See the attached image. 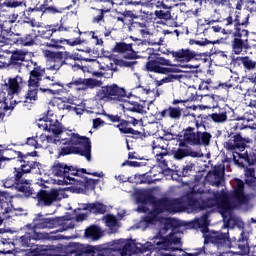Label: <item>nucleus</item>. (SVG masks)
I'll return each instance as SVG.
<instances>
[{
  "label": "nucleus",
  "mask_w": 256,
  "mask_h": 256,
  "mask_svg": "<svg viewBox=\"0 0 256 256\" xmlns=\"http://www.w3.org/2000/svg\"><path fill=\"white\" fill-rule=\"evenodd\" d=\"M237 61H239L241 63V65H243L246 73L248 71H255V69H256V62L247 56L246 57H238Z\"/></svg>",
  "instance_id": "obj_31"
},
{
  "label": "nucleus",
  "mask_w": 256,
  "mask_h": 256,
  "mask_svg": "<svg viewBox=\"0 0 256 256\" xmlns=\"http://www.w3.org/2000/svg\"><path fill=\"white\" fill-rule=\"evenodd\" d=\"M79 209L90 211V213H95L96 215H103L107 212V206L101 202L82 204Z\"/></svg>",
  "instance_id": "obj_19"
},
{
  "label": "nucleus",
  "mask_w": 256,
  "mask_h": 256,
  "mask_svg": "<svg viewBox=\"0 0 256 256\" xmlns=\"http://www.w3.org/2000/svg\"><path fill=\"white\" fill-rule=\"evenodd\" d=\"M0 26L2 27V31L4 32L6 37H9L10 33H12L13 24L11 21L7 20V14L0 12Z\"/></svg>",
  "instance_id": "obj_26"
},
{
  "label": "nucleus",
  "mask_w": 256,
  "mask_h": 256,
  "mask_svg": "<svg viewBox=\"0 0 256 256\" xmlns=\"http://www.w3.org/2000/svg\"><path fill=\"white\" fill-rule=\"evenodd\" d=\"M25 23H27L31 27H37V28L41 27V23L36 21L35 19H29L28 21H25Z\"/></svg>",
  "instance_id": "obj_64"
},
{
  "label": "nucleus",
  "mask_w": 256,
  "mask_h": 256,
  "mask_svg": "<svg viewBox=\"0 0 256 256\" xmlns=\"http://www.w3.org/2000/svg\"><path fill=\"white\" fill-rule=\"evenodd\" d=\"M145 27H147L145 22H132L130 29H137L140 32L141 29H145Z\"/></svg>",
  "instance_id": "obj_51"
},
{
  "label": "nucleus",
  "mask_w": 256,
  "mask_h": 256,
  "mask_svg": "<svg viewBox=\"0 0 256 256\" xmlns=\"http://www.w3.org/2000/svg\"><path fill=\"white\" fill-rule=\"evenodd\" d=\"M125 166H128V167H139V162L137 161H125L123 164H122V167H125Z\"/></svg>",
  "instance_id": "obj_63"
},
{
  "label": "nucleus",
  "mask_w": 256,
  "mask_h": 256,
  "mask_svg": "<svg viewBox=\"0 0 256 256\" xmlns=\"http://www.w3.org/2000/svg\"><path fill=\"white\" fill-rule=\"evenodd\" d=\"M249 47V42L247 39L234 38L232 42V49L235 55H241L243 53V49H247Z\"/></svg>",
  "instance_id": "obj_24"
},
{
  "label": "nucleus",
  "mask_w": 256,
  "mask_h": 256,
  "mask_svg": "<svg viewBox=\"0 0 256 256\" xmlns=\"http://www.w3.org/2000/svg\"><path fill=\"white\" fill-rule=\"evenodd\" d=\"M210 31H213L214 33H223V35H231V30H225L224 28H221V26H212L210 27Z\"/></svg>",
  "instance_id": "obj_49"
},
{
  "label": "nucleus",
  "mask_w": 256,
  "mask_h": 256,
  "mask_svg": "<svg viewBox=\"0 0 256 256\" xmlns=\"http://www.w3.org/2000/svg\"><path fill=\"white\" fill-rule=\"evenodd\" d=\"M195 128H187L184 132V141L188 145H204L207 147L211 143V138L213 137L211 133L203 131L205 126H199Z\"/></svg>",
  "instance_id": "obj_7"
},
{
  "label": "nucleus",
  "mask_w": 256,
  "mask_h": 256,
  "mask_svg": "<svg viewBox=\"0 0 256 256\" xmlns=\"http://www.w3.org/2000/svg\"><path fill=\"white\" fill-rule=\"evenodd\" d=\"M85 235L86 237H89V239L97 241V239L101 238V230L99 229V227L92 226L86 229Z\"/></svg>",
  "instance_id": "obj_37"
},
{
  "label": "nucleus",
  "mask_w": 256,
  "mask_h": 256,
  "mask_svg": "<svg viewBox=\"0 0 256 256\" xmlns=\"http://www.w3.org/2000/svg\"><path fill=\"white\" fill-rule=\"evenodd\" d=\"M174 159L181 161V159H185V157H197V153L189 150V148H178L173 152Z\"/></svg>",
  "instance_id": "obj_27"
},
{
  "label": "nucleus",
  "mask_w": 256,
  "mask_h": 256,
  "mask_svg": "<svg viewBox=\"0 0 256 256\" xmlns=\"http://www.w3.org/2000/svg\"><path fill=\"white\" fill-rule=\"evenodd\" d=\"M127 97V91L124 88L112 84L103 86L99 89L95 95L96 101H123Z\"/></svg>",
  "instance_id": "obj_6"
},
{
  "label": "nucleus",
  "mask_w": 256,
  "mask_h": 256,
  "mask_svg": "<svg viewBox=\"0 0 256 256\" xmlns=\"http://www.w3.org/2000/svg\"><path fill=\"white\" fill-rule=\"evenodd\" d=\"M27 69L30 71V78L28 81V92L25 96L24 101L12 100L11 103H21L23 107H27L29 101H37V93L39 91V82L41 81V77L45 75V69L41 68V66L37 62H28Z\"/></svg>",
  "instance_id": "obj_4"
},
{
  "label": "nucleus",
  "mask_w": 256,
  "mask_h": 256,
  "mask_svg": "<svg viewBox=\"0 0 256 256\" xmlns=\"http://www.w3.org/2000/svg\"><path fill=\"white\" fill-rule=\"evenodd\" d=\"M193 169H195V164H187L186 166H184L182 170L183 177H187V175H189V173H191Z\"/></svg>",
  "instance_id": "obj_53"
},
{
  "label": "nucleus",
  "mask_w": 256,
  "mask_h": 256,
  "mask_svg": "<svg viewBox=\"0 0 256 256\" xmlns=\"http://www.w3.org/2000/svg\"><path fill=\"white\" fill-rule=\"evenodd\" d=\"M21 45H24L25 47H31V45H35V40L33 39V36L30 34H27L26 36L21 38Z\"/></svg>",
  "instance_id": "obj_46"
},
{
  "label": "nucleus",
  "mask_w": 256,
  "mask_h": 256,
  "mask_svg": "<svg viewBox=\"0 0 256 256\" xmlns=\"http://www.w3.org/2000/svg\"><path fill=\"white\" fill-rule=\"evenodd\" d=\"M124 16V19L127 21L128 19H135V13L131 10H125L124 12H121Z\"/></svg>",
  "instance_id": "obj_58"
},
{
  "label": "nucleus",
  "mask_w": 256,
  "mask_h": 256,
  "mask_svg": "<svg viewBox=\"0 0 256 256\" xmlns=\"http://www.w3.org/2000/svg\"><path fill=\"white\" fill-rule=\"evenodd\" d=\"M11 67L10 58H5L4 56L0 57V68Z\"/></svg>",
  "instance_id": "obj_55"
},
{
  "label": "nucleus",
  "mask_w": 256,
  "mask_h": 256,
  "mask_svg": "<svg viewBox=\"0 0 256 256\" xmlns=\"http://www.w3.org/2000/svg\"><path fill=\"white\" fill-rule=\"evenodd\" d=\"M59 225V221L55 218H46L43 215H38L32 222L34 229H55Z\"/></svg>",
  "instance_id": "obj_14"
},
{
  "label": "nucleus",
  "mask_w": 256,
  "mask_h": 256,
  "mask_svg": "<svg viewBox=\"0 0 256 256\" xmlns=\"http://www.w3.org/2000/svg\"><path fill=\"white\" fill-rule=\"evenodd\" d=\"M38 85H40L39 91L48 93V95H59V91L63 89V84L55 81V77H45L44 79L41 77Z\"/></svg>",
  "instance_id": "obj_11"
},
{
  "label": "nucleus",
  "mask_w": 256,
  "mask_h": 256,
  "mask_svg": "<svg viewBox=\"0 0 256 256\" xmlns=\"http://www.w3.org/2000/svg\"><path fill=\"white\" fill-rule=\"evenodd\" d=\"M73 85H85V79L77 78L72 80L70 83L67 84L68 87H73Z\"/></svg>",
  "instance_id": "obj_56"
},
{
  "label": "nucleus",
  "mask_w": 256,
  "mask_h": 256,
  "mask_svg": "<svg viewBox=\"0 0 256 256\" xmlns=\"http://www.w3.org/2000/svg\"><path fill=\"white\" fill-rule=\"evenodd\" d=\"M225 175V165L218 164L214 166V169L208 172L206 176V181L210 183V185L219 187L221 183H223V176Z\"/></svg>",
  "instance_id": "obj_13"
},
{
  "label": "nucleus",
  "mask_w": 256,
  "mask_h": 256,
  "mask_svg": "<svg viewBox=\"0 0 256 256\" xmlns=\"http://www.w3.org/2000/svg\"><path fill=\"white\" fill-rule=\"evenodd\" d=\"M161 117H170V119H181V108L179 107H170L166 110H163L160 113Z\"/></svg>",
  "instance_id": "obj_29"
},
{
  "label": "nucleus",
  "mask_w": 256,
  "mask_h": 256,
  "mask_svg": "<svg viewBox=\"0 0 256 256\" xmlns=\"http://www.w3.org/2000/svg\"><path fill=\"white\" fill-rule=\"evenodd\" d=\"M61 43H63V40L52 39L50 42L46 43V47H53L54 49H59V47H61Z\"/></svg>",
  "instance_id": "obj_50"
},
{
  "label": "nucleus",
  "mask_w": 256,
  "mask_h": 256,
  "mask_svg": "<svg viewBox=\"0 0 256 256\" xmlns=\"http://www.w3.org/2000/svg\"><path fill=\"white\" fill-rule=\"evenodd\" d=\"M25 234L20 236L17 241L21 245V247H32L33 246V234L31 232V225L25 226Z\"/></svg>",
  "instance_id": "obj_23"
},
{
  "label": "nucleus",
  "mask_w": 256,
  "mask_h": 256,
  "mask_svg": "<svg viewBox=\"0 0 256 256\" xmlns=\"http://www.w3.org/2000/svg\"><path fill=\"white\" fill-rule=\"evenodd\" d=\"M54 177H60L57 185H75L77 193L85 191V181L79 176L80 170L67 166L65 163L55 162L50 169Z\"/></svg>",
  "instance_id": "obj_3"
},
{
  "label": "nucleus",
  "mask_w": 256,
  "mask_h": 256,
  "mask_svg": "<svg viewBox=\"0 0 256 256\" xmlns=\"http://www.w3.org/2000/svg\"><path fill=\"white\" fill-rule=\"evenodd\" d=\"M9 194L7 192L0 191V225L5 221V219H11L15 213V209L9 206Z\"/></svg>",
  "instance_id": "obj_12"
},
{
  "label": "nucleus",
  "mask_w": 256,
  "mask_h": 256,
  "mask_svg": "<svg viewBox=\"0 0 256 256\" xmlns=\"http://www.w3.org/2000/svg\"><path fill=\"white\" fill-rule=\"evenodd\" d=\"M124 109H126V111H132L133 113H140V115L145 113V106L139 104L138 102H126Z\"/></svg>",
  "instance_id": "obj_32"
},
{
  "label": "nucleus",
  "mask_w": 256,
  "mask_h": 256,
  "mask_svg": "<svg viewBox=\"0 0 256 256\" xmlns=\"http://www.w3.org/2000/svg\"><path fill=\"white\" fill-rule=\"evenodd\" d=\"M117 128L120 132L124 134H130V135H141V132L137 130H133V128L129 127V122L122 120L118 125Z\"/></svg>",
  "instance_id": "obj_34"
},
{
  "label": "nucleus",
  "mask_w": 256,
  "mask_h": 256,
  "mask_svg": "<svg viewBox=\"0 0 256 256\" xmlns=\"http://www.w3.org/2000/svg\"><path fill=\"white\" fill-rule=\"evenodd\" d=\"M24 2L25 0H4V2H0V9H2V7L17 9V7L23 6Z\"/></svg>",
  "instance_id": "obj_38"
},
{
  "label": "nucleus",
  "mask_w": 256,
  "mask_h": 256,
  "mask_svg": "<svg viewBox=\"0 0 256 256\" xmlns=\"http://www.w3.org/2000/svg\"><path fill=\"white\" fill-rule=\"evenodd\" d=\"M63 67V62L51 61L48 65V71H59Z\"/></svg>",
  "instance_id": "obj_48"
},
{
  "label": "nucleus",
  "mask_w": 256,
  "mask_h": 256,
  "mask_svg": "<svg viewBox=\"0 0 256 256\" xmlns=\"http://www.w3.org/2000/svg\"><path fill=\"white\" fill-rule=\"evenodd\" d=\"M93 67L100 69L101 71H109L108 77H113V63L107 58L100 59V61L93 60Z\"/></svg>",
  "instance_id": "obj_22"
},
{
  "label": "nucleus",
  "mask_w": 256,
  "mask_h": 256,
  "mask_svg": "<svg viewBox=\"0 0 256 256\" xmlns=\"http://www.w3.org/2000/svg\"><path fill=\"white\" fill-rule=\"evenodd\" d=\"M115 53H123L125 54L126 59H137V53L133 51V46L131 44H126V43H118L114 47Z\"/></svg>",
  "instance_id": "obj_16"
},
{
  "label": "nucleus",
  "mask_w": 256,
  "mask_h": 256,
  "mask_svg": "<svg viewBox=\"0 0 256 256\" xmlns=\"http://www.w3.org/2000/svg\"><path fill=\"white\" fill-rule=\"evenodd\" d=\"M156 161L163 169H167L169 167V154L167 152L156 154Z\"/></svg>",
  "instance_id": "obj_39"
},
{
  "label": "nucleus",
  "mask_w": 256,
  "mask_h": 256,
  "mask_svg": "<svg viewBox=\"0 0 256 256\" xmlns=\"http://www.w3.org/2000/svg\"><path fill=\"white\" fill-rule=\"evenodd\" d=\"M143 93H145L146 95H156V97H159V89H143Z\"/></svg>",
  "instance_id": "obj_62"
},
{
  "label": "nucleus",
  "mask_w": 256,
  "mask_h": 256,
  "mask_svg": "<svg viewBox=\"0 0 256 256\" xmlns=\"http://www.w3.org/2000/svg\"><path fill=\"white\" fill-rule=\"evenodd\" d=\"M246 184L254 185L255 183V168L249 167L245 170Z\"/></svg>",
  "instance_id": "obj_41"
},
{
  "label": "nucleus",
  "mask_w": 256,
  "mask_h": 256,
  "mask_svg": "<svg viewBox=\"0 0 256 256\" xmlns=\"http://www.w3.org/2000/svg\"><path fill=\"white\" fill-rule=\"evenodd\" d=\"M104 221L106 226L111 230V233H117V230L119 229V222L115 216L108 215L104 218Z\"/></svg>",
  "instance_id": "obj_35"
},
{
  "label": "nucleus",
  "mask_w": 256,
  "mask_h": 256,
  "mask_svg": "<svg viewBox=\"0 0 256 256\" xmlns=\"http://www.w3.org/2000/svg\"><path fill=\"white\" fill-rule=\"evenodd\" d=\"M27 145H30V147H35V149L39 147L38 141L34 137L27 139Z\"/></svg>",
  "instance_id": "obj_61"
},
{
  "label": "nucleus",
  "mask_w": 256,
  "mask_h": 256,
  "mask_svg": "<svg viewBox=\"0 0 256 256\" xmlns=\"http://www.w3.org/2000/svg\"><path fill=\"white\" fill-rule=\"evenodd\" d=\"M172 57L176 58V61L189 62L191 59H195L197 54L190 49H181L177 51H172Z\"/></svg>",
  "instance_id": "obj_18"
},
{
  "label": "nucleus",
  "mask_w": 256,
  "mask_h": 256,
  "mask_svg": "<svg viewBox=\"0 0 256 256\" xmlns=\"http://www.w3.org/2000/svg\"><path fill=\"white\" fill-rule=\"evenodd\" d=\"M11 153L16 155V157H18V161H20V168H15V177L17 179H21V177H23V173H31L33 169L39 168V162L33 158L37 157V151L27 153L26 155L17 151H11Z\"/></svg>",
  "instance_id": "obj_5"
},
{
  "label": "nucleus",
  "mask_w": 256,
  "mask_h": 256,
  "mask_svg": "<svg viewBox=\"0 0 256 256\" xmlns=\"http://www.w3.org/2000/svg\"><path fill=\"white\" fill-rule=\"evenodd\" d=\"M117 15L118 16L115 17L117 23H121L123 25H129V23L127 22V20L125 19V17L122 15L121 12H117Z\"/></svg>",
  "instance_id": "obj_57"
},
{
  "label": "nucleus",
  "mask_w": 256,
  "mask_h": 256,
  "mask_svg": "<svg viewBox=\"0 0 256 256\" xmlns=\"http://www.w3.org/2000/svg\"><path fill=\"white\" fill-rule=\"evenodd\" d=\"M105 13H109V11L105 9H99L98 14L93 17L92 23H97L98 25L105 23Z\"/></svg>",
  "instance_id": "obj_42"
},
{
  "label": "nucleus",
  "mask_w": 256,
  "mask_h": 256,
  "mask_svg": "<svg viewBox=\"0 0 256 256\" xmlns=\"http://www.w3.org/2000/svg\"><path fill=\"white\" fill-rule=\"evenodd\" d=\"M225 147L229 151H235L237 149H239V151L245 150V145H243V143H241L240 136H234L233 139H230L228 142H226Z\"/></svg>",
  "instance_id": "obj_25"
},
{
  "label": "nucleus",
  "mask_w": 256,
  "mask_h": 256,
  "mask_svg": "<svg viewBox=\"0 0 256 256\" xmlns=\"http://www.w3.org/2000/svg\"><path fill=\"white\" fill-rule=\"evenodd\" d=\"M84 85H87V87H90V89H95V87H101V85H103V82L97 79L89 78L84 79Z\"/></svg>",
  "instance_id": "obj_44"
},
{
  "label": "nucleus",
  "mask_w": 256,
  "mask_h": 256,
  "mask_svg": "<svg viewBox=\"0 0 256 256\" xmlns=\"http://www.w3.org/2000/svg\"><path fill=\"white\" fill-rule=\"evenodd\" d=\"M71 256H95V248L88 246L81 253H74Z\"/></svg>",
  "instance_id": "obj_45"
},
{
  "label": "nucleus",
  "mask_w": 256,
  "mask_h": 256,
  "mask_svg": "<svg viewBox=\"0 0 256 256\" xmlns=\"http://www.w3.org/2000/svg\"><path fill=\"white\" fill-rule=\"evenodd\" d=\"M25 57H27V52L23 51H15L12 53L10 59V65H13L14 67H21L29 65V63H34L33 60H30L28 62L25 61Z\"/></svg>",
  "instance_id": "obj_17"
},
{
  "label": "nucleus",
  "mask_w": 256,
  "mask_h": 256,
  "mask_svg": "<svg viewBox=\"0 0 256 256\" xmlns=\"http://www.w3.org/2000/svg\"><path fill=\"white\" fill-rule=\"evenodd\" d=\"M253 85V81L251 80H246L242 81L237 87L236 90L240 95H246L249 93V91L252 89L251 86Z\"/></svg>",
  "instance_id": "obj_36"
},
{
  "label": "nucleus",
  "mask_w": 256,
  "mask_h": 256,
  "mask_svg": "<svg viewBox=\"0 0 256 256\" xmlns=\"http://www.w3.org/2000/svg\"><path fill=\"white\" fill-rule=\"evenodd\" d=\"M37 141L38 147H41L42 149H47V147H49V143H54V145H57V138L45 134H41Z\"/></svg>",
  "instance_id": "obj_28"
},
{
  "label": "nucleus",
  "mask_w": 256,
  "mask_h": 256,
  "mask_svg": "<svg viewBox=\"0 0 256 256\" xmlns=\"http://www.w3.org/2000/svg\"><path fill=\"white\" fill-rule=\"evenodd\" d=\"M35 229H37V228L30 225V231L32 233L33 241H49V239H51V235L49 233L37 232V230H35Z\"/></svg>",
  "instance_id": "obj_30"
},
{
  "label": "nucleus",
  "mask_w": 256,
  "mask_h": 256,
  "mask_svg": "<svg viewBox=\"0 0 256 256\" xmlns=\"http://www.w3.org/2000/svg\"><path fill=\"white\" fill-rule=\"evenodd\" d=\"M231 185L233 188L231 194H229L227 189H222L220 192L211 190L195 192V190H193L188 193L187 197L184 196L182 201H187V209H190L191 213H196V211H201V209L218 207L229 229H233V227L243 229L245 224L239 217L233 215L232 211L235 207L247 205L251 197L245 194V184H243V181L234 179L232 180Z\"/></svg>",
  "instance_id": "obj_1"
},
{
  "label": "nucleus",
  "mask_w": 256,
  "mask_h": 256,
  "mask_svg": "<svg viewBox=\"0 0 256 256\" xmlns=\"http://www.w3.org/2000/svg\"><path fill=\"white\" fill-rule=\"evenodd\" d=\"M208 226H209V220H207V215H203L200 218H195L192 221V227L194 229H203L205 231Z\"/></svg>",
  "instance_id": "obj_33"
},
{
  "label": "nucleus",
  "mask_w": 256,
  "mask_h": 256,
  "mask_svg": "<svg viewBox=\"0 0 256 256\" xmlns=\"http://www.w3.org/2000/svg\"><path fill=\"white\" fill-rule=\"evenodd\" d=\"M57 59H75V56L71 54L70 52H58V58Z\"/></svg>",
  "instance_id": "obj_52"
},
{
  "label": "nucleus",
  "mask_w": 256,
  "mask_h": 256,
  "mask_svg": "<svg viewBox=\"0 0 256 256\" xmlns=\"http://www.w3.org/2000/svg\"><path fill=\"white\" fill-rule=\"evenodd\" d=\"M96 3H101L102 9L104 11H111V7H113V0H95Z\"/></svg>",
  "instance_id": "obj_47"
},
{
  "label": "nucleus",
  "mask_w": 256,
  "mask_h": 256,
  "mask_svg": "<svg viewBox=\"0 0 256 256\" xmlns=\"http://www.w3.org/2000/svg\"><path fill=\"white\" fill-rule=\"evenodd\" d=\"M19 179L21 178L15 177V174H14V177H8L2 180L3 187H5L6 189H15L16 191H20L21 193H24V191H26L27 188L19 184Z\"/></svg>",
  "instance_id": "obj_20"
},
{
  "label": "nucleus",
  "mask_w": 256,
  "mask_h": 256,
  "mask_svg": "<svg viewBox=\"0 0 256 256\" xmlns=\"http://www.w3.org/2000/svg\"><path fill=\"white\" fill-rule=\"evenodd\" d=\"M23 85V78L21 76H16L15 78L9 79L8 83L4 85L8 95H17Z\"/></svg>",
  "instance_id": "obj_15"
},
{
  "label": "nucleus",
  "mask_w": 256,
  "mask_h": 256,
  "mask_svg": "<svg viewBox=\"0 0 256 256\" xmlns=\"http://www.w3.org/2000/svg\"><path fill=\"white\" fill-rule=\"evenodd\" d=\"M146 69L152 73H160L167 75L169 73H179V68L175 67L171 60L163 57H158L154 60H150L146 63Z\"/></svg>",
  "instance_id": "obj_9"
},
{
  "label": "nucleus",
  "mask_w": 256,
  "mask_h": 256,
  "mask_svg": "<svg viewBox=\"0 0 256 256\" xmlns=\"http://www.w3.org/2000/svg\"><path fill=\"white\" fill-rule=\"evenodd\" d=\"M233 111L229 108H221L219 112H215L210 115V118L214 123H226L229 119V115H231Z\"/></svg>",
  "instance_id": "obj_21"
},
{
  "label": "nucleus",
  "mask_w": 256,
  "mask_h": 256,
  "mask_svg": "<svg viewBox=\"0 0 256 256\" xmlns=\"http://www.w3.org/2000/svg\"><path fill=\"white\" fill-rule=\"evenodd\" d=\"M248 23L249 14H240L236 12L235 14H232L226 18V26L229 27V25H234V37H239V39H241L242 37H244V39H247L249 31H247L243 27H245V25H247Z\"/></svg>",
  "instance_id": "obj_8"
},
{
  "label": "nucleus",
  "mask_w": 256,
  "mask_h": 256,
  "mask_svg": "<svg viewBox=\"0 0 256 256\" xmlns=\"http://www.w3.org/2000/svg\"><path fill=\"white\" fill-rule=\"evenodd\" d=\"M22 256H37V251L33 249L21 250Z\"/></svg>",
  "instance_id": "obj_59"
},
{
  "label": "nucleus",
  "mask_w": 256,
  "mask_h": 256,
  "mask_svg": "<svg viewBox=\"0 0 256 256\" xmlns=\"http://www.w3.org/2000/svg\"><path fill=\"white\" fill-rule=\"evenodd\" d=\"M246 105L249 107H256V89L252 88L248 91V94L245 95Z\"/></svg>",
  "instance_id": "obj_40"
},
{
  "label": "nucleus",
  "mask_w": 256,
  "mask_h": 256,
  "mask_svg": "<svg viewBox=\"0 0 256 256\" xmlns=\"http://www.w3.org/2000/svg\"><path fill=\"white\" fill-rule=\"evenodd\" d=\"M38 127L43 131L53 133L54 139H57L56 145L58 143L64 145L59 151L60 156L77 153L85 157L87 161H91V140L87 137H81L71 130H65L53 111L48 110L46 118L39 120Z\"/></svg>",
  "instance_id": "obj_2"
},
{
  "label": "nucleus",
  "mask_w": 256,
  "mask_h": 256,
  "mask_svg": "<svg viewBox=\"0 0 256 256\" xmlns=\"http://www.w3.org/2000/svg\"><path fill=\"white\" fill-rule=\"evenodd\" d=\"M44 57H46L47 59H58V52H53L51 50H45L43 52Z\"/></svg>",
  "instance_id": "obj_54"
},
{
  "label": "nucleus",
  "mask_w": 256,
  "mask_h": 256,
  "mask_svg": "<svg viewBox=\"0 0 256 256\" xmlns=\"http://www.w3.org/2000/svg\"><path fill=\"white\" fill-rule=\"evenodd\" d=\"M63 190L61 188L51 189L50 191L42 190L38 194V201L41 205L49 207L55 203V201H61L63 199Z\"/></svg>",
  "instance_id": "obj_10"
},
{
  "label": "nucleus",
  "mask_w": 256,
  "mask_h": 256,
  "mask_svg": "<svg viewBox=\"0 0 256 256\" xmlns=\"http://www.w3.org/2000/svg\"><path fill=\"white\" fill-rule=\"evenodd\" d=\"M201 253H207L205 251V248H200L199 252H195V253L182 252L181 256H199L201 255Z\"/></svg>",
  "instance_id": "obj_60"
},
{
  "label": "nucleus",
  "mask_w": 256,
  "mask_h": 256,
  "mask_svg": "<svg viewBox=\"0 0 256 256\" xmlns=\"http://www.w3.org/2000/svg\"><path fill=\"white\" fill-rule=\"evenodd\" d=\"M154 15L157 19H163L164 21H169V19H171V11L169 10H156Z\"/></svg>",
  "instance_id": "obj_43"
}]
</instances>
